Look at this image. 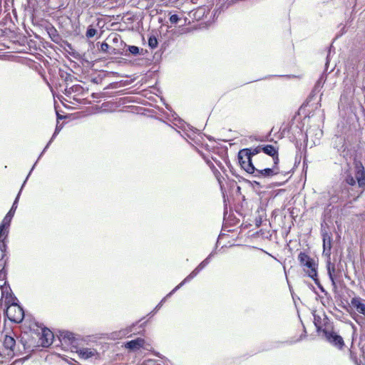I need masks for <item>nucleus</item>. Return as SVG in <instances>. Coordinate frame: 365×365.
<instances>
[{
	"label": "nucleus",
	"instance_id": "e433bc0d",
	"mask_svg": "<svg viewBox=\"0 0 365 365\" xmlns=\"http://www.w3.org/2000/svg\"><path fill=\"white\" fill-rule=\"evenodd\" d=\"M45 151H46V150H44V149H43V151L41 152V153L40 154V155H39L38 158H37L36 162L35 163V164H34V166L32 167V168H31V170H30V172H29V173L28 176L26 177V180H24V182L23 185H22V187L24 186V185H25L26 182V180H27V179H28L29 176L30 175L31 173V172H32V170H34V167H35L36 164L37 163V162H38L39 158L42 156V155L44 153V152H45Z\"/></svg>",
	"mask_w": 365,
	"mask_h": 365
},
{
	"label": "nucleus",
	"instance_id": "6ab92c4d",
	"mask_svg": "<svg viewBox=\"0 0 365 365\" xmlns=\"http://www.w3.org/2000/svg\"><path fill=\"white\" fill-rule=\"evenodd\" d=\"M327 273H328V275H329V277L331 282V284L333 286V288L334 289H336L337 288V286H336V275H335V272H336V268H335V265L334 264H332L331 263L330 261H328L327 262Z\"/></svg>",
	"mask_w": 365,
	"mask_h": 365
},
{
	"label": "nucleus",
	"instance_id": "6e6552de",
	"mask_svg": "<svg viewBox=\"0 0 365 365\" xmlns=\"http://www.w3.org/2000/svg\"><path fill=\"white\" fill-rule=\"evenodd\" d=\"M1 298H5L6 306H9L11 304H15L18 301L17 298L13 294L11 289L7 282H5L3 285L1 286ZM2 299H0L1 302Z\"/></svg>",
	"mask_w": 365,
	"mask_h": 365
},
{
	"label": "nucleus",
	"instance_id": "7ed1b4c3",
	"mask_svg": "<svg viewBox=\"0 0 365 365\" xmlns=\"http://www.w3.org/2000/svg\"><path fill=\"white\" fill-rule=\"evenodd\" d=\"M238 160L241 167L248 173L254 172V165L250 154V150L242 149L238 153Z\"/></svg>",
	"mask_w": 365,
	"mask_h": 365
},
{
	"label": "nucleus",
	"instance_id": "cd10ccee",
	"mask_svg": "<svg viewBox=\"0 0 365 365\" xmlns=\"http://www.w3.org/2000/svg\"><path fill=\"white\" fill-rule=\"evenodd\" d=\"M247 149L250 150V156L252 158V156L259 154L262 151V145H258L256 148H250Z\"/></svg>",
	"mask_w": 365,
	"mask_h": 365
},
{
	"label": "nucleus",
	"instance_id": "473e14b6",
	"mask_svg": "<svg viewBox=\"0 0 365 365\" xmlns=\"http://www.w3.org/2000/svg\"><path fill=\"white\" fill-rule=\"evenodd\" d=\"M128 50L131 54L135 56L138 55L140 52L139 48L136 46H128Z\"/></svg>",
	"mask_w": 365,
	"mask_h": 365
},
{
	"label": "nucleus",
	"instance_id": "423d86ee",
	"mask_svg": "<svg viewBox=\"0 0 365 365\" xmlns=\"http://www.w3.org/2000/svg\"><path fill=\"white\" fill-rule=\"evenodd\" d=\"M209 264V258H205L202 262H201L197 267L190 272L178 286H176L169 294L168 296L172 295L175 293L178 289H180L182 286H183L185 283L190 282L191 279L195 278L198 273L202 270L207 264Z\"/></svg>",
	"mask_w": 365,
	"mask_h": 365
},
{
	"label": "nucleus",
	"instance_id": "f704fd0d",
	"mask_svg": "<svg viewBox=\"0 0 365 365\" xmlns=\"http://www.w3.org/2000/svg\"><path fill=\"white\" fill-rule=\"evenodd\" d=\"M180 20V19L177 14H173L170 16V21L171 24H178Z\"/></svg>",
	"mask_w": 365,
	"mask_h": 365
},
{
	"label": "nucleus",
	"instance_id": "ea45409f",
	"mask_svg": "<svg viewBox=\"0 0 365 365\" xmlns=\"http://www.w3.org/2000/svg\"><path fill=\"white\" fill-rule=\"evenodd\" d=\"M170 296H171V295L168 296V294L165 298H163V299L160 301V303L156 306V307H155V310H157V309H160V308L161 307V306H162L163 303L165 301L166 297H170Z\"/></svg>",
	"mask_w": 365,
	"mask_h": 365
},
{
	"label": "nucleus",
	"instance_id": "aec40b11",
	"mask_svg": "<svg viewBox=\"0 0 365 365\" xmlns=\"http://www.w3.org/2000/svg\"><path fill=\"white\" fill-rule=\"evenodd\" d=\"M351 305L356 308L358 312L365 315V304L362 302V299L359 297H354L351 300Z\"/></svg>",
	"mask_w": 365,
	"mask_h": 365
},
{
	"label": "nucleus",
	"instance_id": "c85d7f7f",
	"mask_svg": "<svg viewBox=\"0 0 365 365\" xmlns=\"http://www.w3.org/2000/svg\"><path fill=\"white\" fill-rule=\"evenodd\" d=\"M109 48H110V46L107 43L103 42L101 44V50L103 52H104V53H109V51H108ZM115 50V48H113V52H110V53L115 54V52L114 51Z\"/></svg>",
	"mask_w": 365,
	"mask_h": 365
},
{
	"label": "nucleus",
	"instance_id": "a878e982",
	"mask_svg": "<svg viewBox=\"0 0 365 365\" xmlns=\"http://www.w3.org/2000/svg\"><path fill=\"white\" fill-rule=\"evenodd\" d=\"M325 81H326V77H325L324 74H322V76L318 79V81H317V83L314 86V91H319L323 87V85H324Z\"/></svg>",
	"mask_w": 365,
	"mask_h": 365
},
{
	"label": "nucleus",
	"instance_id": "72a5a7b5",
	"mask_svg": "<svg viewBox=\"0 0 365 365\" xmlns=\"http://www.w3.org/2000/svg\"><path fill=\"white\" fill-rule=\"evenodd\" d=\"M313 279V281L314 282V283L317 285V287H319V289L322 292H325L326 293V291L324 289V288L323 287V286L321 284L319 279H318V276L314 277H313V278H312Z\"/></svg>",
	"mask_w": 365,
	"mask_h": 365
},
{
	"label": "nucleus",
	"instance_id": "f257e3e1",
	"mask_svg": "<svg viewBox=\"0 0 365 365\" xmlns=\"http://www.w3.org/2000/svg\"><path fill=\"white\" fill-rule=\"evenodd\" d=\"M298 260L300 265L304 267V271L310 278L317 277L318 264L314 259L310 257L305 252H301L298 255Z\"/></svg>",
	"mask_w": 365,
	"mask_h": 365
},
{
	"label": "nucleus",
	"instance_id": "412c9836",
	"mask_svg": "<svg viewBox=\"0 0 365 365\" xmlns=\"http://www.w3.org/2000/svg\"><path fill=\"white\" fill-rule=\"evenodd\" d=\"M83 91V87L80 85H73L71 87H66L64 91V94L69 97H72L73 93H80Z\"/></svg>",
	"mask_w": 365,
	"mask_h": 365
},
{
	"label": "nucleus",
	"instance_id": "39448f33",
	"mask_svg": "<svg viewBox=\"0 0 365 365\" xmlns=\"http://www.w3.org/2000/svg\"><path fill=\"white\" fill-rule=\"evenodd\" d=\"M322 333L326 340L332 346L339 349H342L344 346V341L343 338L333 331H329L326 329L322 330Z\"/></svg>",
	"mask_w": 365,
	"mask_h": 365
},
{
	"label": "nucleus",
	"instance_id": "37998d69",
	"mask_svg": "<svg viewBox=\"0 0 365 365\" xmlns=\"http://www.w3.org/2000/svg\"><path fill=\"white\" fill-rule=\"evenodd\" d=\"M213 255H214V252H211V253L208 255V257H207V258H209V262L210 261V259L212 258V257Z\"/></svg>",
	"mask_w": 365,
	"mask_h": 365
},
{
	"label": "nucleus",
	"instance_id": "4468645a",
	"mask_svg": "<svg viewBox=\"0 0 365 365\" xmlns=\"http://www.w3.org/2000/svg\"><path fill=\"white\" fill-rule=\"evenodd\" d=\"M322 235L323 240V253L327 256H330L332 242L331 234L322 230Z\"/></svg>",
	"mask_w": 365,
	"mask_h": 365
},
{
	"label": "nucleus",
	"instance_id": "0eeeda50",
	"mask_svg": "<svg viewBox=\"0 0 365 365\" xmlns=\"http://www.w3.org/2000/svg\"><path fill=\"white\" fill-rule=\"evenodd\" d=\"M6 250V241L2 240L0 242V279H4L6 275V270L5 269V267L9 261V256L7 255Z\"/></svg>",
	"mask_w": 365,
	"mask_h": 365
},
{
	"label": "nucleus",
	"instance_id": "20e7f679",
	"mask_svg": "<svg viewBox=\"0 0 365 365\" xmlns=\"http://www.w3.org/2000/svg\"><path fill=\"white\" fill-rule=\"evenodd\" d=\"M58 340L62 345L71 346V349L77 348L79 344V336H76L73 333L68 331L59 332Z\"/></svg>",
	"mask_w": 365,
	"mask_h": 365
},
{
	"label": "nucleus",
	"instance_id": "79ce46f5",
	"mask_svg": "<svg viewBox=\"0 0 365 365\" xmlns=\"http://www.w3.org/2000/svg\"><path fill=\"white\" fill-rule=\"evenodd\" d=\"M350 356H351V359H352L353 360H356V356H354L351 351H350Z\"/></svg>",
	"mask_w": 365,
	"mask_h": 365
},
{
	"label": "nucleus",
	"instance_id": "a18cd8bd",
	"mask_svg": "<svg viewBox=\"0 0 365 365\" xmlns=\"http://www.w3.org/2000/svg\"><path fill=\"white\" fill-rule=\"evenodd\" d=\"M329 62V55H328V56H327L326 66H328Z\"/></svg>",
	"mask_w": 365,
	"mask_h": 365
},
{
	"label": "nucleus",
	"instance_id": "9b49d317",
	"mask_svg": "<svg viewBox=\"0 0 365 365\" xmlns=\"http://www.w3.org/2000/svg\"><path fill=\"white\" fill-rule=\"evenodd\" d=\"M175 120L176 121V123H174L175 125L181 129L184 133V135L188 138L192 140H195V132L193 130V128L180 118H175Z\"/></svg>",
	"mask_w": 365,
	"mask_h": 365
},
{
	"label": "nucleus",
	"instance_id": "a19ab883",
	"mask_svg": "<svg viewBox=\"0 0 365 365\" xmlns=\"http://www.w3.org/2000/svg\"><path fill=\"white\" fill-rule=\"evenodd\" d=\"M220 12H221V8L217 9L214 14V16L217 14V13L219 14H220Z\"/></svg>",
	"mask_w": 365,
	"mask_h": 365
},
{
	"label": "nucleus",
	"instance_id": "f03ea898",
	"mask_svg": "<svg viewBox=\"0 0 365 365\" xmlns=\"http://www.w3.org/2000/svg\"><path fill=\"white\" fill-rule=\"evenodd\" d=\"M5 314L10 321L16 323L21 322L24 317V309L17 304V302L6 307Z\"/></svg>",
	"mask_w": 365,
	"mask_h": 365
},
{
	"label": "nucleus",
	"instance_id": "a211bd4d",
	"mask_svg": "<svg viewBox=\"0 0 365 365\" xmlns=\"http://www.w3.org/2000/svg\"><path fill=\"white\" fill-rule=\"evenodd\" d=\"M210 11L206 7H199L196 10L192 11L190 13V16L196 21H200L207 19V16Z\"/></svg>",
	"mask_w": 365,
	"mask_h": 365
},
{
	"label": "nucleus",
	"instance_id": "2f4dec72",
	"mask_svg": "<svg viewBox=\"0 0 365 365\" xmlns=\"http://www.w3.org/2000/svg\"><path fill=\"white\" fill-rule=\"evenodd\" d=\"M60 130H61V128H58V126L57 125L51 138L50 139V140L48 141V143H47L46 147L44 148V150H46V149L49 147V145H51V143H52L53 139L56 138V135L59 133Z\"/></svg>",
	"mask_w": 365,
	"mask_h": 365
},
{
	"label": "nucleus",
	"instance_id": "393cba45",
	"mask_svg": "<svg viewBox=\"0 0 365 365\" xmlns=\"http://www.w3.org/2000/svg\"><path fill=\"white\" fill-rule=\"evenodd\" d=\"M314 324L317 328V331L318 332L322 331L324 329H322V318L319 315H314Z\"/></svg>",
	"mask_w": 365,
	"mask_h": 365
},
{
	"label": "nucleus",
	"instance_id": "f3484780",
	"mask_svg": "<svg viewBox=\"0 0 365 365\" xmlns=\"http://www.w3.org/2000/svg\"><path fill=\"white\" fill-rule=\"evenodd\" d=\"M145 344V339L143 338H137L135 339L127 341L125 344V348L133 351L139 350L143 347Z\"/></svg>",
	"mask_w": 365,
	"mask_h": 365
},
{
	"label": "nucleus",
	"instance_id": "bb28decb",
	"mask_svg": "<svg viewBox=\"0 0 365 365\" xmlns=\"http://www.w3.org/2000/svg\"><path fill=\"white\" fill-rule=\"evenodd\" d=\"M158 42L155 36H151L148 38V46L152 48H155L158 46Z\"/></svg>",
	"mask_w": 365,
	"mask_h": 365
},
{
	"label": "nucleus",
	"instance_id": "4c0bfd02",
	"mask_svg": "<svg viewBox=\"0 0 365 365\" xmlns=\"http://www.w3.org/2000/svg\"><path fill=\"white\" fill-rule=\"evenodd\" d=\"M134 324H133L132 326L126 328L125 329H123L122 331H120V333H122V336H125L130 333H131L133 331V328L134 327Z\"/></svg>",
	"mask_w": 365,
	"mask_h": 365
},
{
	"label": "nucleus",
	"instance_id": "c9c22d12",
	"mask_svg": "<svg viewBox=\"0 0 365 365\" xmlns=\"http://www.w3.org/2000/svg\"><path fill=\"white\" fill-rule=\"evenodd\" d=\"M45 151H46V150H44V149H43V151L41 152V153L40 154V155H39L38 158H37L36 162L35 163V164H34V166L32 167V168H31V170H30V172H29V173L28 176L26 177V180H24V182L23 185H22V187L24 186V185H25L26 182V180H27V179H28L29 176L30 175L31 173V172H32V170H34V167H35L36 164L37 163V162H38L39 158L42 156V155L44 153V152H45Z\"/></svg>",
	"mask_w": 365,
	"mask_h": 365
},
{
	"label": "nucleus",
	"instance_id": "4be33fe9",
	"mask_svg": "<svg viewBox=\"0 0 365 365\" xmlns=\"http://www.w3.org/2000/svg\"><path fill=\"white\" fill-rule=\"evenodd\" d=\"M9 227L10 225L4 224L3 221L0 224V242L6 241L9 235Z\"/></svg>",
	"mask_w": 365,
	"mask_h": 365
},
{
	"label": "nucleus",
	"instance_id": "2eb2a0df",
	"mask_svg": "<svg viewBox=\"0 0 365 365\" xmlns=\"http://www.w3.org/2000/svg\"><path fill=\"white\" fill-rule=\"evenodd\" d=\"M262 151L269 156L272 157L274 165L279 163V156L277 149L272 145H262Z\"/></svg>",
	"mask_w": 365,
	"mask_h": 365
},
{
	"label": "nucleus",
	"instance_id": "5701e85b",
	"mask_svg": "<svg viewBox=\"0 0 365 365\" xmlns=\"http://www.w3.org/2000/svg\"><path fill=\"white\" fill-rule=\"evenodd\" d=\"M3 344L6 349L13 350L15 346L16 341L12 336L6 335Z\"/></svg>",
	"mask_w": 365,
	"mask_h": 365
},
{
	"label": "nucleus",
	"instance_id": "58836bf2",
	"mask_svg": "<svg viewBox=\"0 0 365 365\" xmlns=\"http://www.w3.org/2000/svg\"><path fill=\"white\" fill-rule=\"evenodd\" d=\"M215 176H216L217 180V181H218L219 184H220L221 190H222V180H221L220 173L219 172H217V173H215Z\"/></svg>",
	"mask_w": 365,
	"mask_h": 365
},
{
	"label": "nucleus",
	"instance_id": "c756f323",
	"mask_svg": "<svg viewBox=\"0 0 365 365\" xmlns=\"http://www.w3.org/2000/svg\"><path fill=\"white\" fill-rule=\"evenodd\" d=\"M356 181L355 175L352 176L351 175H348L345 178L346 184L351 186H354L356 184Z\"/></svg>",
	"mask_w": 365,
	"mask_h": 365
},
{
	"label": "nucleus",
	"instance_id": "9d476101",
	"mask_svg": "<svg viewBox=\"0 0 365 365\" xmlns=\"http://www.w3.org/2000/svg\"><path fill=\"white\" fill-rule=\"evenodd\" d=\"M75 351L78 354V356L84 360H87L89 359H98L100 356L99 353L96 349L93 348H75Z\"/></svg>",
	"mask_w": 365,
	"mask_h": 365
},
{
	"label": "nucleus",
	"instance_id": "c03bdc74",
	"mask_svg": "<svg viewBox=\"0 0 365 365\" xmlns=\"http://www.w3.org/2000/svg\"><path fill=\"white\" fill-rule=\"evenodd\" d=\"M213 255H214V252H211V253L208 255V257H207V258H209V262L210 261V259L212 258V257Z\"/></svg>",
	"mask_w": 365,
	"mask_h": 365
},
{
	"label": "nucleus",
	"instance_id": "b1692460",
	"mask_svg": "<svg viewBox=\"0 0 365 365\" xmlns=\"http://www.w3.org/2000/svg\"><path fill=\"white\" fill-rule=\"evenodd\" d=\"M47 32H48L51 39L53 42L58 43V41L61 39V37H60L57 30L53 26L48 28L47 29Z\"/></svg>",
	"mask_w": 365,
	"mask_h": 365
},
{
	"label": "nucleus",
	"instance_id": "f8f14e48",
	"mask_svg": "<svg viewBox=\"0 0 365 365\" xmlns=\"http://www.w3.org/2000/svg\"><path fill=\"white\" fill-rule=\"evenodd\" d=\"M53 339L54 335L50 329L47 328L41 329V334L39 340L42 346L48 347L52 344Z\"/></svg>",
	"mask_w": 365,
	"mask_h": 365
},
{
	"label": "nucleus",
	"instance_id": "7c9ffc66",
	"mask_svg": "<svg viewBox=\"0 0 365 365\" xmlns=\"http://www.w3.org/2000/svg\"><path fill=\"white\" fill-rule=\"evenodd\" d=\"M97 33V30L91 26H89L86 31V36L87 38L93 37Z\"/></svg>",
	"mask_w": 365,
	"mask_h": 365
},
{
	"label": "nucleus",
	"instance_id": "1a4fd4ad",
	"mask_svg": "<svg viewBox=\"0 0 365 365\" xmlns=\"http://www.w3.org/2000/svg\"><path fill=\"white\" fill-rule=\"evenodd\" d=\"M277 165L274 164L272 168H267L263 169H258L255 167L254 172H251L250 174L257 178H269L279 173Z\"/></svg>",
	"mask_w": 365,
	"mask_h": 365
},
{
	"label": "nucleus",
	"instance_id": "ddd939ff",
	"mask_svg": "<svg viewBox=\"0 0 365 365\" xmlns=\"http://www.w3.org/2000/svg\"><path fill=\"white\" fill-rule=\"evenodd\" d=\"M355 178L358 186L362 190H365V168L362 163H359L355 166Z\"/></svg>",
	"mask_w": 365,
	"mask_h": 365
},
{
	"label": "nucleus",
	"instance_id": "dca6fc26",
	"mask_svg": "<svg viewBox=\"0 0 365 365\" xmlns=\"http://www.w3.org/2000/svg\"><path fill=\"white\" fill-rule=\"evenodd\" d=\"M22 187L19 191V192L18 193L10 210L7 212V214L6 215V216L4 217L3 219V222H4V224H7L9 225H10L11 224V220L14 215V213L16 212V210L17 208V205H18V202H19V197H20V194H21V190H22Z\"/></svg>",
	"mask_w": 365,
	"mask_h": 365
}]
</instances>
